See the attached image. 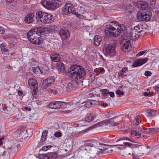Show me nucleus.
<instances>
[{
  "instance_id": "obj_54",
  "label": "nucleus",
  "mask_w": 159,
  "mask_h": 159,
  "mask_svg": "<svg viewBox=\"0 0 159 159\" xmlns=\"http://www.w3.org/2000/svg\"><path fill=\"white\" fill-rule=\"evenodd\" d=\"M108 94L110 95V97L111 98H113L115 96L114 93L113 92H109L108 93Z\"/></svg>"
},
{
  "instance_id": "obj_62",
  "label": "nucleus",
  "mask_w": 159,
  "mask_h": 159,
  "mask_svg": "<svg viewBox=\"0 0 159 159\" xmlns=\"http://www.w3.org/2000/svg\"><path fill=\"white\" fill-rule=\"evenodd\" d=\"M104 71V70L103 68H101L99 70V73H102Z\"/></svg>"
},
{
  "instance_id": "obj_41",
  "label": "nucleus",
  "mask_w": 159,
  "mask_h": 159,
  "mask_svg": "<svg viewBox=\"0 0 159 159\" xmlns=\"http://www.w3.org/2000/svg\"><path fill=\"white\" fill-rule=\"evenodd\" d=\"M124 72H121V70H120L118 73V77H122V78H124L125 77L127 76V75H124Z\"/></svg>"
},
{
  "instance_id": "obj_51",
  "label": "nucleus",
  "mask_w": 159,
  "mask_h": 159,
  "mask_svg": "<svg viewBox=\"0 0 159 159\" xmlns=\"http://www.w3.org/2000/svg\"><path fill=\"white\" fill-rule=\"evenodd\" d=\"M4 28L0 26V34H3L4 33Z\"/></svg>"
},
{
  "instance_id": "obj_47",
  "label": "nucleus",
  "mask_w": 159,
  "mask_h": 159,
  "mask_svg": "<svg viewBox=\"0 0 159 159\" xmlns=\"http://www.w3.org/2000/svg\"><path fill=\"white\" fill-rule=\"evenodd\" d=\"M148 132H149V133H151L155 132V128H150L148 129Z\"/></svg>"
},
{
  "instance_id": "obj_19",
  "label": "nucleus",
  "mask_w": 159,
  "mask_h": 159,
  "mask_svg": "<svg viewBox=\"0 0 159 159\" xmlns=\"http://www.w3.org/2000/svg\"><path fill=\"white\" fill-rule=\"evenodd\" d=\"M135 30L140 34V36L144 34L146 32V29L144 28L143 25L140 24L134 27Z\"/></svg>"
},
{
  "instance_id": "obj_4",
  "label": "nucleus",
  "mask_w": 159,
  "mask_h": 159,
  "mask_svg": "<svg viewBox=\"0 0 159 159\" xmlns=\"http://www.w3.org/2000/svg\"><path fill=\"white\" fill-rule=\"evenodd\" d=\"M35 18L38 22L44 24L51 23L54 20L52 15L41 11H38L36 12Z\"/></svg>"
},
{
  "instance_id": "obj_35",
  "label": "nucleus",
  "mask_w": 159,
  "mask_h": 159,
  "mask_svg": "<svg viewBox=\"0 0 159 159\" xmlns=\"http://www.w3.org/2000/svg\"><path fill=\"white\" fill-rule=\"evenodd\" d=\"M122 143L124 144V149L127 147H130L132 145V144L129 142H123Z\"/></svg>"
},
{
  "instance_id": "obj_39",
  "label": "nucleus",
  "mask_w": 159,
  "mask_h": 159,
  "mask_svg": "<svg viewBox=\"0 0 159 159\" xmlns=\"http://www.w3.org/2000/svg\"><path fill=\"white\" fill-rule=\"evenodd\" d=\"M11 145V142H9L6 144V145H4V147L7 149H11L12 148L13 149V148H12Z\"/></svg>"
},
{
  "instance_id": "obj_63",
  "label": "nucleus",
  "mask_w": 159,
  "mask_h": 159,
  "mask_svg": "<svg viewBox=\"0 0 159 159\" xmlns=\"http://www.w3.org/2000/svg\"><path fill=\"white\" fill-rule=\"evenodd\" d=\"M67 26H66V27L69 28L71 27V25L70 24V23H69V22L67 23Z\"/></svg>"
},
{
  "instance_id": "obj_49",
  "label": "nucleus",
  "mask_w": 159,
  "mask_h": 159,
  "mask_svg": "<svg viewBox=\"0 0 159 159\" xmlns=\"http://www.w3.org/2000/svg\"><path fill=\"white\" fill-rule=\"evenodd\" d=\"M49 147V146H43L42 148V150L44 151H46L48 149Z\"/></svg>"
},
{
  "instance_id": "obj_29",
  "label": "nucleus",
  "mask_w": 159,
  "mask_h": 159,
  "mask_svg": "<svg viewBox=\"0 0 159 159\" xmlns=\"http://www.w3.org/2000/svg\"><path fill=\"white\" fill-rule=\"evenodd\" d=\"M108 149L104 147H102L97 149V151L99 154H106L108 152Z\"/></svg>"
},
{
  "instance_id": "obj_28",
  "label": "nucleus",
  "mask_w": 159,
  "mask_h": 159,
  "mask_svg": "<svg viewBox=\"0 0 159 159\" xmlns=\"http://www.w3.org/2000/svg\"><path fill=\"white\" fill-rule=\"evenodd\" d=\"M57 68L61 72L65 70V66L64 64L61 62H58L57 65Z\"/></svg>"
},
{
  "instance_id": "obj_58",
  "label": "nucleus",
  "mask_w": 159,
  "mask_h": 159,
  "mask_svg": "<svg viewBox=\"0 0 159 159\" xmlns=\"http://www.w3.org/2000/svg\"><path fill=\"white\" fill-rule=\"evenodd\" d=\"M71 14L76 15L77 17H78V16L80 15L77 12H76L74 10L73 11V12H72Z\"/></svg>"
},
{
  "instance_id": "obj_26",
  "label": "nucleus",
  "mask_w": 159,
  "mask_h": 159,
  "mask_svg": "<svg viewBox=\"0 0 159 159\" xmlns=\"http://www.w3.org/2000/svg\"><path fill=\"white\" fill-rule=\"evenodd\" d=\"M96 115L95 114H87L85 118V121L90 122L94 119Z\"/></svg>"
},
{
  "instance_id": "obj_6",
  "label": "nucleus",
  "mask_w": 159,
  "mask_h": 159,
  "mask_svg": "<svg viewBox=\"0 0 159 159\" xmlns=\"http://www.w3.org/2000/svg\"><path fill=\"white\" fill-rule=\"evenodd\" d=\"M116 118V117H114L112 118H110L107 120H105L101 122L94 124L90 128V129H93L95 128L102 126L105 125H109L110 126H114L118 125V123L114 120Z\"/></svg>"
},
{
  "instance_id": "obj_21",
  "label": "nucleus",
  "mask_w": 159,
  "mask_h": 159,
  "mask_svg": "<svg viewBox=\"0 0 159 159\" xmlns=\"http://www.w3.org/2000/svg\"><path fill=\"white\" fill-rule=\"evenodd\" d=\"M51 60L53 61L59 62L60 59V55L57 54L52 53L50 54Z\"/></svg>"
},
{
  "instance_id": "obj_42",
  "label": "nucleus",
  "mask_w": 159,
  "mask_h": 159,
  "mask_svg": "<svg viewBox=\"0 0 159 159\" xmlns=\"http://www.w3.org/2000/svg\"><path fill=\"white\" fill-rule=\"evenodd\" d=\"M114 146H115L118 147L119 149H124V145L122 144H117L116 145H114Z\"/></svg>"
},
{
  "instance_id": "obj_3",
  "label": "nucleus",
  "mask_w": 159,
  "mask_h": 159,
  "mask_svg": "<svg viewBox=\"0 0 159 159\" xmlns=\"http://www.w3.org/2000/svg\"><path fill=\"white\" fill-rule=\"evenodd\" d=\"M70 73L71 77H74L75 80H83L86 75V72L84 69L77 65L71 66Z\"/></svg>"
},
{
  "instance_id": "obj_13",
  "label": "nucleus",
  "mask_w": 159,
  "mask_h": 159,
  "mask_svg": "<svg viewBox=\"0 0 159 159\" xmlns=\"http://www.w3.org/2000/svg\"><path fill=\"white\" fill-rule=\"evenodd\" d=\"M54 80L55 78L53 76H52L48 77L43 81L42 87L43 89H45L47 87H49L53 84Z\"/></svg>"
},
{
  "instance_id": "obj_12",
  "label": "nucleus",
  "mask_w": 159,
  "mask_h": 159,
  "mask_svg": "<svg viewBox=\"0 0 159 159\" xmlns=\"http://www.w3.org/2000/svg\"><path fill=\"white\" fill-rule=\"evenodd\" d=\"M59 34L63 41L69 39L70 33L68 30L61 29L59 32Z\"/></svg>"
},
{
  "instance_id": "obj_32",
  "label": "nucleus",
  "mask_w": 159,
  "mask_h": 159,
  "mask_svg": "<svg viewBox=\"0 0 159 159\" xmlns=\"http://www.w3.org/2000/svg\"><path fill=\"white\" fill-rule=\"evenodd\" d=\"M132 10L131 7L129 6H126L125 10V13L128 15H129L132 12Z\"/></svg>"
},
{
  "instance_id": "obj_52",
  "label": "nucleus",
  "mask_w": 159,
  "mask_h": 159,
  "mask_svg": "<svg viewBox=\"0 0 159 159\" xmlns=\"http://www.w3.org/2000/svg\"><path fill=\"white\" fill-rule=\"evenodd\" d=\"M128 70V68L126 67H123L122 69L121 70V72H123L125 73Z\"/></svg>"
},
{
  "instance_id": "obj_40",
  "label": "nucleus",
  "mask_w": 159,
  "mask_h": 159,
  "mask_svg": "<svg viewBox=\"0 0 159 159\" xmlns=\"http://www.w3.org/2000/svg\"><path fill=\"white\" fill-rule=\"evenodd\" d=\"M157 0H150L151 4L152 5L153 7L157 8V7L156 6V2Z\"/></svg>"
},
{
  "instance_id": "obj_55",
  "label": "nucleus",
  "mask_w": 159,
  "mask_h": 159,
  "mask_svg": "<svg viewBox=\"0 0 159 159\" xmlns=\"http://www.w3.org/2000/svg\"><path fill=\"white\" fill-rule=\"evenodd\" d=\"M5 151L3 149H0V154L3 155L4 154Z\"/></svg>"
},
{
  "instance_id": "obj_20",
  "label": "nucleus",
  "mask_w": 159,
  "mask_h": 159,
  "mask_svg": "<svg viewBox=\"0 0 159 159\" xmlns=\"http://www.w3.org/2000/svg\"><path fill=\"white\" fill-rule=\"evenodd\" d=\"M123 43L122 49L126 50L130 49L131 48V46L130 44V40L125 39H123V41L122 42Z\"/></svg>"
},
{
  "instance_id": "obj_23",
  "label": "nucleus",
  "mask_w": 159,
  "mask_h": 159,
  "mask_svg": "<svg viewBox=\"0 0 159 159\" xmlns=\"http://www.w3.org/2000/svg\"><path fill=\"white\" fill-rule=\"evenodd\" d=\"M8 108L10 111H14L17 108L16 103L10 102L9 107H8Z\"/></svg>"
},
{
  "instance_id": "obj_43",
  "label": "nucleus",
  "mask_w": 159,
  "mask_h": 159,
  "mask_svg": "<svg viewBox=\"0 0 159 159\" xmlns=\"http://www.w3.org/2000/svg\"><path fill=\"white\" fill-rule=\"evenodd\" d=\"M40 72L41 73L45 75L48 72V71L45 70L43 68H41L40 67Z\"/></svg>"
},
{
  "instance_id": "obj_46",
  "label": "nucleus",
  "mask_w": 159,
  "mask_h": 159,
  "mask_svg": "<svg viewBox=\"0 0 159 159\" xmlns=\"http://www.w3.org/2000/svg\"><path fill=\"white\" fill-rule=\"evenodd\" d=\"M151 74V72L148 71H146L144 73L145 75L147 76H150Z\"/></svg>"
},
{
  "instance_id": "obj_7",
  "label": "nucleus",
  "mask_w": 159,
  "mask_h": 159,
  "mask_svg": "<svg viewBox=\"0 0 159 159\" xmlns=\"http://www.w3.org/2000/svg\"><path fill=\"white\" fill-rule=\"evenodd\" d=\"M116 45L114 44H107L105 45L103 52L107 56H112L116 53Z\"/></svg>"
},
{
  "instance_id": "obj_22",
  "label": "nucleus",
  "mask_w": 159,
  "mask_h": 159,
  "mask_svg": "<svg viewBox=\"0 0 159 159\" xmlns=\"http://www.w3.org/2000/svg\"><path fill=\"white\" fill-rule=\"evenodd\" d=\"M100 145V143L97 141H96L89 144V145L86 146L84 149L87 151V152H89V150L90 149L89 147H98Z\"/></svg>"
},
{
  "instance_id": "obj_31",
  "label": "nucleus",
  "mask_w": 159,
  "mask_h": 159,
  "mask_svg": "<svg viewBox=\"0 0 159 159\" xmlns=\"http://www.w3.org/2000/svg\"><path fill=\"white\" fill-rule=\"evenodd\" d=\"M124 140H128L130 141H132L131 140H130V139L129 138L125 137H123L122 138L118 139L116 141L118 142V144H123L124 145V144L122 143L123 142L121 141Z\"/></svg>"
},
{
  "instance_id": "obj_8",
  "label": "nucleus",
  "mask_w": 159,
  "mask_h": 159,
  "mask_svg": "<svg viewBox=\"0 0 159 159\" xmlns=\"http://www.w3.org/2000/svg\"><path fill=\"white\" fill-rule=\"evenodd\" d=\"M33 30L31 29L27 33V37L29 41L31 42L36 44H39L40 41L37 37L38 35L36 34V33L33 31Z\"/></svg>"
},
{
  "instance_id": "obj_11",
  "label": "nucleus",
  "mask_w": 159,
  "mask_h": 159,
  "mask_svg": "<svg viewBox=\"0 0 159 159\" xmlns=\"http://www.w3.org/2000/svg\"><path fill=\"white\" fill-rule=\"evenodd\" d=\"M57 153L54 152H50L46 154H42L39 155L40 159H56Z\"/></svg>"
},
{
  "instance_id": "obj_64",
  "label": "nucleus",
  "mask_w": 159,
  "mask_h": 159,
  "mask_svg": "<svg viewBox=\"0 0 159 159\" xmlns=\"http://www.w3.org/2000/svg\"><path fill=\"white\" fill-rule=\"evenodd\" d=\"M103 107H106L107 105V104L106 103H103L102 104Z\"/></svg>"
},
{
  "instance_id": "obj_2",
  "label": "nucleus",
  "mask_w": 159,
  "mask_h": 159,
  "mask_svg": "<svg viewBox=\"0 0 159 159\" xmlns=\"http://www.w3.org/2000/svg\"><path fill=\"white\" fill-rule=\"evenodd\" d=\"M125 29V25H119L118 22L113 21L109 22V25H107L105 29V34L107 36L116 37Z\"/></svg>"
},
{
  "instance_id": "obj_33",
  "label": "nucleus",
  "mask_w": 159,
  "mask_h": 159,
  "mask_svg": "<svg viewBox=\"0 0 159 159\" xmlns=\"http://www.w3.org/2000/svg\"><path fill=\"white\" fill-rule=\"evenodd\" d=\"M84 106L86 107H89L93 106V103L91 101L86 102L84 105Z\"/></svg>"
},
{
  "instance_id": "obj_48",
  "label": "nucleus",
  "mask_w": 159,
  "mask_h": 159,
  "mask_svg": "<svg viewBox=\"0 0 159 159\" xmlns=\"http://www.w3.org/2000/svg\"><path fill=\"white\" fill-rule=\"evenodd\" d=\"M54 136L56 137H60L61 136V133L59 132H56L54 134Z\"/></svg>"
},
{
  "instance_id": "obj_24",
  "label": "nucleus",
  "mask_w": 159,
  "mask_h": 159,
  "mask_svg": "<svg viewBox=\"0 0 159 159\" xmlns=\"http://www.w3.org/2000/svg\"><path fill=\"white\" fill-rule=\"evenodd\" d=\"M148 116H153L156 115H158V112L157 110H149L147 111Z\"/></svg>"
},
{
  "instance_id": "obj_10",
  "label": "nucleus",
  "mask_w": 159,
  "mask_h": 159,
  "mask_svg": "<svg viewBox=\"0 0 159 159\" xmlns=\"http://www.w3.org/2000/svg\"><path fill=\"white\" fill-rule=\"evenodd\" d=\"M28 83L30 87L33 89V91L32 92V94L33 95L37 94V90L38 88L37 81L34 79H30L28 80Z\"/></svg>"
},
{
  "instance_id": "obj_36",
  "label": "nucleus",
  "mask_w": 159,
  "mask_h": 159,
  "mask_svg": "<svg viewBox=\"0 0 159 159\" xmlns=\"http://www.w3.org/2000/svg\"><path fill=\"white\" fill-rule=\"evenodd\" d=\"M32 70L34 73L36 74H37L40 72V68L37 67L36 68L32 67Z\"/></svg>"
},
{
  "instance_id": "obj_25",
  "label": "nucleus",
  "mask_w": 159,
  "mask_h": 159,
  "mask_svg": "<svg viewBox=\"0 0 159 159\" xmlns=\"http://www.w3.org/2000/svg\"><path fill=\"white\" fill-rule=\"evenodd\" d=\"M102 39L98 35H96L94 38V44L96 46H98L100 43Z\"/></svg>"
},
{
  "instance_id": "obj_18",
  "label": "nucleus",
  "mask_w": 159,
  "mask_h": 159,
  "mask_svg": "<svg viewBox=\"0 0 159 159\" xmlns=\"http://www.w3.org/2000/svg\"><path fill=\"white\" fill-rule=\"evenodd\" d=\"M148 60V58H145L136 60L133 64V66L134 67H137L141 66L145 63Z\"/></svg>"
},
{
  "instance_id": "obj_9",
  "label": "nucleus",
  "mask_w": 159,
  "mask_h": 159,
  "mask_svg": "<svg viewBox=\"0 0 159 159\" xmlns=\"http://www.w3.org/2000/svg\"><path fill=\"white\" fill-rule=\"evenodd\" d=\"M73 11H74L73 6L70 3H66L62 10V13L64 15H68L71 14Z\"/></svg>"
},
{
  "instance_id": "obj_61",
  "label": "nucleus",
  "mask_w": 159,
  "mask_h": 159,
  "mask_svg": "<svg viewBox=\"0 0 159 159\" xmlns=\"http://www.w3.org/2000/svg\"><path fill=\"white\" fill-rule=\"evenodd\" d=\"M24 109L25 110L28 111H30L31 110V108H30L26 107H25Z\"/></svg>"
},
{
  "instance_id": "obj_56",
  "label": "nucleus",
  "mask_w": 159,
  "mask_h": 159,
  "mask_svg": "<svg viewBox=\"0 0 159 159\" xmlns=\"http://www.w3.org/2000/svg\"><path fill=\"white\" fill-rule=\"evenodd\" d=\"M23 93V92L22 91L19 90L18 92V94L20 96H21Z\"/></svg>"
},
{
  "instance_id": "obj_57",
  "label": "nucleus",
  "mask_w": 159,
  "mask_h": 159,
  "mask_svg": "<svg viewBox=\"0 0 159 159\" xmlns=\"http://www.w3.org/2000/svg\"><path fill=\"white\" fill-rule=\"evenodd\" d=\"M46 137L45 136H42L41 141L42 142H44L46 140Z\"/></svg>"
},
{
  "instance_id": "obj_60",
  "label": "nucleus",
  "mask_w": 159,
  "mask_h": 159,
  "mask_svg": "<svg viewBox=\"0 0 159 159\" xmlns=\"http://www.w3.org/2000/svg\"><path fill=\"white\" fill-rule=\"evenodd\" d=\"M155 90L157 92L159 91V84H158L155 87Z\"/></svg>"
},
{
  "instance_id": "obj_14",
  "label": "nucleus",
  "mask_w": 159,
  "mask_h": 159,
  "mask_svg": "<svg viewBox=\"0 0 159 159\" xmlns=\"http://www.w3.org/2000/svg\"><path fill=\"white\" fill-rule=\"evenodd\" d=\"M78 82L76 80H72L71 82L68 84L66 87L67 91L70 92L74 90L76 86H77Z\"/></svg>"
},
{
  "instance_id": "obj_5",
  "label": "nucleus",
  "mask_w": 159,
  "mask_h": 159,
  "mask_svg": "<svg viewBox=\"0 0 159 159\" xmlns=\"http://www.w3.org/2000/svg\"><path fill=\"white\" fill-rule=\"evenodd\" d=\"M41 3L44 7L50 10L56 9L62 5L60 0H44Z\"/></svg>"
},
{
  "instance_id": "obj_37",
  "label": "nucleus",
  "mask_w": 159,
  "mask_h": 159,
  "mask_svg": "<svg viewBox=\"0 0 159 159\" xmlns=\"http://www.w3.org/2000/svg\"><path fill=\"white\" fill-rule=\"evenodd\" d=\"M10 43L13 46L15 45L16 43V40L14 38H11L10 39Z\"/></svg>"
},
{
  "instance_id": "obj_34",
  "label": "nucleus",
  "mask_w": 159,
  "mask_h": 159,
  "mask_svg": "<svg viewBox=\"0 0 159 159\" xmlns=\"http://www.w3.org/2000/svg\"><path fill=\"white\" fill-rule=\"evenodd\" d=\"M101 92L103 94L104 97L107 96L109 93V90L108 89H105L101 90Z\"/></svg>"
},
{
  "instance_id": "obj_38",
  "label": "nucleus",
  "mask_w": 159,
  "mask_h": 159,
  "mask_svg": "<svg viewBox=\"0 0 159 159\" xmlns=\"http://www.w3.org/2000/svg\"><path fill=\"white\" fill-rule=\"evenodd\" d=\"M1 50L3 52H8V49L5 48V45L3 43H2L1 44Z\"/></svg>"
},
{
  "instance_id": "obj_44",
  "label": "nucleus",
  "mask_w": 159,
  "mask_h": 159,
  "mask_svg": "<svg viewBox=\"0 0 159 159\" xmlns=\"http://www.w3.org/2000/svg\"><path fill=\"white\" fill-rule=\"evenodd\" d=\"M140 116H136L135 119V123L137 125H138L139 122V118H140Z\"/></svg>"
},
{
  "instance_id": "obj_16",
  "label": "nucleus",
  "mask_w": 159,
  "mask_h": 159,
  "mask_svg": "<svg viewBox=\"0 0 159 159\" xmlns=\"http://www.w3.org/2000/svg\"><path fill=\"white\" fill-rule=\"evenodd\" d=\"M34 20V13L31 12L28 14L25 19V22L27 24L31 23Z\"/></svg>"
},
{
  "instance_id": "obj_30",
  "label": "nucleus",
  "mask_w": 159,
  "mask_h": 159,
  "mask_svg": "<svg viewBox=\"0 0 159 159\" xmlns=\"http://www.w3.org/2000/svg\"><path fill=\"white\" fill-rule=\"evenodd\" d=\"M131 134L132 136L135 138H138L140 137L141 134L136 131L132 130Z\"/></svg>"
},
{
  "instance_id": "obj_53",
  "label": "nucleus",
  "mask_w": 159,
  "mask_h": 159,
  "mask_svg": "<svg viewBox=\"0 0 159 159\" xmlns=\"http://www.w3.org/2000/svg\"><path fill=\"white\" fill-rule=\"evenodd\" d=\"M48 131H47L46 130H45V131H44L43 132L42 136L46 137V136L47 134H48Z\"/></svg>"
},
{
  "instance_id": "obj_15",
  "label": "nucleus",
  "mask_w": 159,
  "mask_h": 159,
  "mask_svg": "<svg viewBox=\"0 0 159 159\" xmlns=\"http://www.w3.org/2000/svg\"><path fill=\"white\" fill-rule=\"evenodd\" d=\"M63 103L61 101H55L50 103L48 106L50 108L58 109L61 108Z\"/></svg>"
},
{
  "instance_id": "obj_45",
  "label": "nucleus",
  "mask_w": 159,
  "mask_h": 159,
  "mask_svg": "<svg viewBox=\"0 0 159 159\" xmlns=\"http://www.w3.org/2000/svg\"><path fill=\"white\" fill-rule=\"evenodd\" d=\"M116 93V94L119 95H121L124 94V92L121 91L120 90H117Z\"/></svg>"
},
{
  "instance_id": "obj_27",
  "label": "nucleus",
  "mask_w": 159,
  "mask_h": 159,
  "mask_svg": "<svg viewBox=\"0 0 159 159\" xmlns=\"http://www.w3.org/2000/svg\"><path fill=\"white\" fill-rule=\"evenodd\" d=\"M33 31L36 33V34L38 35L39 34H41L43 32V28L41 27H35L31 29Z\"/></svg>"
},
{
  "instance_id": "obj_1",
  "label": "nucleus",
  "mask_w": 159,
  "mask_h": 159,
  "mask_svg": "<svg viewBox=\"0 0 159 159\" xmlns=\"http://www.w3.org/2000/svg\"><path fill=\"white\" fill-rule=\"evenodd\" d=\"M136 5L138 8H140L137 16L139 21L147 22L150 20L152 14L147 3L143 1H139L137 2Z\"/></svg>"
},
{
  "instance_id": "obj_17",
  "label": "nucleus",
  "mask_w": 159,
  "mask_h": 159,
  "mask_svg": "<svg viewBox=\"0 0 159 159\" xmlns=\"http://www.w3.org/2000/svg\"><path fill=\"white\" fill-rule=\"evenodd\" d=\"M140 36V34L134 27V29L132 30L130 32L129 39L132 40H135L139 38Z\"/></svg>"
},
{
  "instance_id": "obj_59",
  "label": "nucleus",
  "mask_w": 159,
  "mask_h": 159,
  "mask_svg": "<svg viewBox=\"0 0 159 159\" xmlns=\"http://www.w3.org/2000/svg\"><path fill=\"white\" fill-rule=\"evenodd\" d=\"M6 68L8 69H12V67L10 65H6L5 66Z\"/></svg>"
},
{
  "instance_id": "obj_50",
  "label": "nucleus",
  "mask_w": 159,
  "mask_h": 159,
  "mask_svg": "<svg viewBox=\"0 0 159 159\" xmlns=\"http://www.w3.org/2000/svg\"><path fill=\"white\" fill-rule=\"evenodd\" d=\"M146 51H143L139 52L137 55L136 56H139L143 55L145 52Z\"/></svg>"
}]
</instances>
